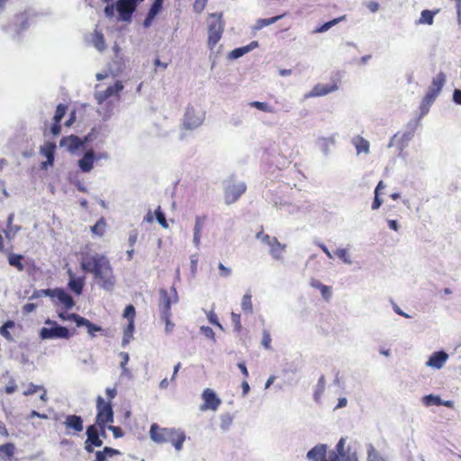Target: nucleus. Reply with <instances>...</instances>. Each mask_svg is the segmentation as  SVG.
<instances>
[{
    "instance_id": "1",
    "label": "nucleus",
    "mask_w": 461,
    "mask_h": 461,
    "mask_svg": "<svg viewBox=\"0 0 461 461\" xmlns=\"http://www.w3.org/2000/svg\"><path fill=\"white\" fill-rule=\"evenodd\" d=\"M81 268L93 274L98 285L105 289L112 290L116 279L109 259L103 254L95 253L83 257Z\"/></svg>"
},
{
    "instance_id": "2",
    "label": "nucleus",
    "mask_w": 461,
    "mask_h": 461,
    "mask_svg": "<svg viewBox=\"0 0 461 461\" xmlns=\"http://www.w3.org/2000/svg\"><path fill=\"white\" fill-rule=\"evenodd\" d=\"M55 304H61L62 310L57 312L58 317L62 321H74L77 327L84 326L86 328L88 334L91 337L95 336V332L100 331V326L92 323L89 320L80 316L77 313H68V311L75 306L73 297L61 288H55V293L52 296Z\"/></svg>"
},
{
    "instance_id": "3",
    "label": "nucleus",
    "mask_w": 461,
    "mask_h": 461,
    "mask_svg": "<svg viewBox=\"0 0 461 461\" xmlns=\"http://www.w3.org/2000/svg\"><path fill=\"white\" fill-rule=\"evenodd\" d=\"M149 437L157 444L170 443L176 451L183 448L186 439L185 432L181 429L164 428L152 423L149 429Z\"/></svg>"
},
{
    "instance_id": "4",
    "label": "nucleus",
    "mask_w": 461,
    "mask_h": 461,
    "mask_svg": "<svg viewBox=\"0 0 461 461\" xmlns=\"http://www.w3.org/2000/svg\"><path fill=\"white\" fill-rule=\"evenodd\" d=\"M445 83L446 75L442 71L433 77L431 85L429 86L420 104V110L422 113H428L430 105L435 102L436 98L440 94Z\"/></svg>"
},
{
    "instance_id": "5",
    "label": "nucleus",
    "mask_w": 461,
    "mask_h": 461,
    "mask_svg": "<svg viewBox=\"0 0 461 461\" xmlns=\"http://www.w3.org/2000/svg\"><path fill=\"white\" fill-rule=\"evenodd\" d=\"M45 324L49 327L41 328L39 332L41 339H69L75 334V330H69L67 327L58 324L55 321L48 319L45 321Z\"/></svg>"
},
{
    "instance_id": "6",
    "label": "nucleus",
    "mask_w": 461,
    "mask_h": 461,
    "mask_svg": "<svg viewBox=\"0 0 461 461\" xmlns=\"http://www.w3.org/2000/svg\"><path fill=\"white\" fill-rule=\"evenodd\" d=\"M113 422V410L110 401L105 402L104 399L98 395L96 397V416L95 423L98 428L104 432L107 424Z\"/></svg>"
},
{
    "instance_id": "7",
    "label": "nucleus",
    "mask_w": 461,
    "mask_h": 461,
    "mask_svg": "<svg viewBox=\"0 0 461 461\" xmlns=\"http://www.w3.org/2000/svg\"><path fill=\"white\" fill-rule=\"evenodd\" d=\"M214 21H212L208 27V47L210 50H213L216 44L221 39L223 30H224V23L222 20L221 14H212Z\"/></svg>"
},
{
    "instance_id": "8",
    "label": "nucleus",
    "mask_w": 461,
    "mask_h": 461,
    "mask_svg": "<svg viewBox=\"0 0 461 461\" xmlns=\"http://www.w3.org/2000/svg\"><path fill=\"white\" fill-rule=\"evenodd\" d=\"M178 301L176 290L174 286L170 289V294L166 289L159 290L158 308L161 316H171V305Z\"/></svg>"
},
{
    "instance_id": "9",
    "label": "nucleus",
    "mask_w": 461,
    "mask_h": 461,
    "mask_svg": "<svg viewBox=\"0 0 461 461\" xmlns=\"http://www.w3.org/2000/svg\"><path fill=\"white\" fill-rule=\"evenodd\" d=\"M307 457L312 461H339V454L334 450L328 451L325 444L312 447L308 451Z\"/></svg>"
},
{
    "instance_id": "10",
    "label": "nucleus",
    "mask_w": 461,
    "mask_h": 461,
    "mask_svg": "<svg viewBox=\"0 0 461 461\" xmlns=\"http://www.w3.org/2000/svg\"><path fill=\"white\" fill-rule=\"evenodd\" d=\"M99 428L95 424L90 425L86 429V440L85 441V449L87 453L94 452V447H101L103 440L100 438Z\"/></svg>"
},
{
    "instance_id": "11",
    "label": "nucleus",
    "mask_w": 461,
    "mask_h": 461,
    "mask_svg": "<svg viewBox=\"0 0 461 461\" xmlns=\"http://www.w3.org/2000/svg\"><path fill=\"white\" fill-rule=\"evenodd\" d=\"M245 183L229 185L224 190V200L227 204H231L246 192Z\"/></svg>"
},
{
    "instance_id": "12",
    "label": "nucleus",
    "mask_w": 461,
    "mask_h": 461,
    "mask_svg": "<svg viewBox=\"0 0 461 461\" xmlns=\"http://www.w3.org/2000/svg\"><path fill=\"white\" fill-rule=\"evenodd\" d=\"M257 238L261 239L263 242L270 247V252L274 258H279L281 257L285 249V245L281 244L276 237H271L260 231L257 233Z\"/></svg>"
},
{
    "instance_id": "13",
    "label": "nucleus",
    "mask_w": 461,
    "mask_h": 461,
    "mask_svg": "<svg viewBox=\"0 0 461 461\" xmlns=\"http://www.w3.org/2000/svg\"><path fill=\"white\" fill-rule=\"evenodd\" d=\"M346 438H341L334 451L339 454V461H358L357 451L350 446L345 448Z\"/></svg>"
},
{
    "instance_id": "14",
    "label": "nucleus",
    "mask_w": 461,
    "mask_h": 461,
    "mask_svg": "<svg viewBox=\"0 0 461 461\" xmlns=\"http://www.w3.org/2000/svg\"><path fill=\"white\" fill-rule=\"evenodd\" d=\"M202 397L203 400V403L201 406L202 411H216L221 403V399L210 388H207L203 392Z\"/></svg>"
},
{
    "instance_id": "15",
    "label": "nucleus",
    "mask_w": 461,
    "mask_h": 461,
    "mask_svg": "<svg viewBox=\"0 0 461 461\" xmlns=\"http://www.w3.org/2000/svg\"><path fill=\"white\" fill-rule=\"evenodd\" d=\"M68 111V106L64 104H58L55 114L53 116V123L50 129V133L54 136L59 135L61 132L60 122Z\"/></svg>"
},
{
    "instance_id": "16",
    "label": "nucleus",
    "mask_w": 461,
    "mask_h": 461,
    "mask_svg": "<svg viewBox=\"0 0 461 461\" xmlns=\"http://www.w3.org/2000/svg\"><path fill=\"white\" fill-rule=\"evenodd\" d=\"M122 88V83L116 81L113 86H110L105 90L95 93V99L99 104H103L111 96L118 95Z\"/></svg>"
},
{
    "instance_id": "17",
    "label": "nucleus",
    "mask_w": 461,
    "mask_h": 461,
    "mask_svg": "<svg viewBox=\"0 0 461 461\" xmlns=\"http://www.w3.org/2000/svg\"><path fill=\"white\" fill-rule=\"evenodd\" d=\"M135 8L134 0H119L117 2V11L123 20L129 19Z\"/></svg>"
},
{
    "instance_id": "18",
    "label": "nucleus",
    "mask_w": 461,
    "mask_h": 461,
    "mask_svg": "<svg viewBox=\"0 0 461 461\" xmlns=\"http://www.w3.org/2000/svg\"><path fill=\"white\" fill-rule=\"evenodd\" d=\"M84 144V141L76 135H69L63 137L60 140L59 145L67 148L69 152H75Z\"/></svg>"
},
{
    "instance_id": "19",
    "label": "nucleus",
    "mask_w": 461,
    "mask_h": 461,
    "mask_svg": "<svg viewBox=\"0 0 461 461\" xmlns=\"http://www.w3.org/2000/svg\"><path fill=\"white\" fill-rule=\"evenodd\" d=\"M202 123V118L195 114L193 108H188L184 115L183 125L185 129L193 130Z\"/></svg>"
},
{
    "instance_id": "20",
    "label": "nucleus",
    "mask_w": 461,
    "mask_h": 461,
    "mask_svg": "<svg viewBox=\"0 0 461 461\" xmlns=\"http://www.w3.org/2000/svg\"><path fill=\"white\" fill-rule=\"evenodd\" d=\"M56 144L54 142L47 141L41 147V154L47 158L45 162H42L41 167L46 168L47 166H52L54 163Z\"/></svg>"
},
{
    "instance_id": "21",
    "label": "nucleus",
    "mask_w": 461,
    "mask_h": 461,
    "mask_svg": "<svg viewBox=\"0 0 461 461\" xmlns=\"http://www.w3.org/2000/svg\"><path fill=\"white\" fill-rule=\"evenodd\" d=\"M64 425L68 431L72 430L74 433H79L84 429L82 418L75 414L68 415Z\"/></svg>"
},
{
    "instance_id": "22",
    "label": "nucleus",
    "mask_w": 461,
    "mask_h": 461,
    "mask_svg": "<svg viewBox=\"0 0 461 461\" xmlns=\"http://www.w3.org/2000/svg\"><path fill=\"white\" fill-rule=\"evenodd\" d=\"M338 89L337 83L333 82L332 84H317L312 89L309 96H322L326 95L331 92H334Z\"/></svg>"
},
{
    "instance_id": "23",
    "label": "nucleus",
    "mask_w": 461,
    "mask_h": 461,
    "mask_svg": "<svg viewBox=\"0 0 461 461\" xmlns=\"http://www.w3.org/2000/svg\"><path fill=\"white\" fill-rule=\"evenodd\" d=\"M95 152L93 150L86 151L83 158L78 161V166L81 171L90 172L94 167Z\"/></svg>"
},
{
    "instance_id": "24",
    "label": "nucleus",
    "mask_w": 461,
    "mask_h": 461,
    "mask_svg": "<svg viewBox=\"0 0 461 461\" xmlns=\"http://www.w3.org/2000/svg\"><path fill=\"white\" fill-rule=\"evenodd\" d=\"M448 356L444 351H438L431 355L427 365L435 368H441L446 363Z\"/></svg>"
},
{
    "instance_id": "25",
    "label": "nucleus",
    "mask_w": 461,
    "mask_h": 461,
    "mask_svg": "<svg viewBox=\"0 0 461 461\" xmlns=\"http://www.w3.org/2000/svg\"><path fill=\"white\" fill-rule=\"evenodd\" d=\"M36 393H40V399L43 402H47L48 401V395H47V390L42 385H37L32 383L29 384L26 390L23 391V394L24 396H30Z\"/></svg>"
},
{
    "instance_id": "26",
    "label": "nucleus",
    "mask_w": 461,
    "mask_h": 461,
    "mask_svg": "<svg viewBox=\"0 0 461 461\" xmlns=\"http://www.w3.org/2000/svg\"><path fill=\"white\" fill-rule=\"evenodd\" d=\"M119 455H121L120 450L111 447H104L102 450L95 452V458L94 461H109V458Z\"/></svg>"
},
{
    "instance_id": "27",
    "label": "nucleus",
    "mask_w": 461,
    "mask_h": 461,
    "mask_svg": "<svg viewBox=\"0 0 461 461\" xmlns=\"http://www.w3.org/2000/svg\"><path fill=\"white\" fill-rule=\"evenodd\" d=\"M16 447L14 443H5L0 445V459L3 461H11L14 456Z\"/></svg>"
},
{
    "instance_id": "28",
    "label": "nucleus",
    "mask_w": 461,
    "mask_h": 461,
    "mask_svg": "<svg viewBox=\"0 0 461 461\" xmlns=\"http://www.w3.org/2000/svg\"><path fill=\"white\" fill-rule=\"evenodd\" d=\"M70 279L68 282V287L71 291H73L76 294L79 295L83 292L84 288V279L82 277H75L74 274L69 271L68 272Z\"/></svg>"
},
{
    "instance_id": "29",
    "label": "nucleus",
    "mask_w": 461,
    "mask_h": 461,
    "mask_svg": "<svg viewBox=\"0 0 461 461\" xmlns=\"http://www.w3.org/2000/svg\"><path fill=\"white\" fill-rule=\"evenodd\" d=\"M31 21V15L27 12L21 13L15 16L14 25L16 27L17 32H20L25 30Z\"/></svg>"
},
{
    "instance_id": "30",
    "label": "nucleus",
    "mask_w": 461,
    "mask_h": 461,
    "mask_svg": "<svg viewBox=\"0 0 461 461\" xmlns=\"http://www.w3.org/2000/svg\"><path fill=\"white\" fill-rule=\"evenodd\" d=\"M23 260H24V257L23 255L14 254V253H10L8 255L9 265L20 272L24 270Z\"/></svg>"
},
{
    "instance_id": "31",
    "label": "nucleus",
    "mask_w": 461,
    "mask_h": 461,
    "mask_svg": "<svg viewBox=\"0 0 461 461\" xmlns=\"http://www.w3.org/2000/svg\"><path fill=\"white\" fill-rule=\"evenodd\" d=\"M353 143L356 147L357 154L369 152V142L361 136H357L353 139Z\"/></svg>"
},
{
    "instance_id": "32",
    "label": "nucleus",
    "mask_w": 461,
    "mask_h": 461,
    "mask_svg": "<svg viewBox=\"0 0 461 461\" xmlns=\"http://www.w3.org/2000/svg\"><path fill=\"white\" fill-rule=\"evenodd\" d=\"M15 326L14 321H7L4 325L0 327V335L3 336L6 340L13 341L14 338L9 331V329H12Z\"/></svg>"
},
{
    "instance_id": "33",
    "label": "nucleus",
    "mask_w": 461,
    "mask_h": 461,
    "mask_svg": "<svg viewBox=\"0 0 461 461\" xmlns=\"http://www.w3.org/2000/svg\"><path fill=\"white\" fill-rule=\"evenodd\" d=\"M106 222L104 218H100L96 223L91 227L93 234L102 237L105 232Z\"/></svg>"
},
{
    "instance_id": "34",
    "label": "nucleus",
    "mask_w": 461,
    "mask_h": 461,
    "mask_svg": "<svg viewBox=\"0 0 461 461\" xmlns=\"http://www.w3.org/2000/svg\"><path fill=\"white\" fill-rule=\"evenodd\" d=\"M438 11L433 12L429 10H423L420 14L419 23H424L431 25L434 22V16Z\"/></svg>"
},
{
    "instance_id": "35",
    "label": "nucleus",
    "mask_w": 461,
    "mask_h": 461,
    "mask_svg": "<svg viewBox=\"0 0 461 461\" xmlns=\"http://www.w3.org/2000/svg\"><path fill=\"white\" fill-rule=\"evenodd\" d=\"M14 219V213H10L7 217V229L5 230V235L6 239H8V240H12L15 236L17 231L20 230V227H15V230L14 231L12 230V224H13Z\"/></svg>"
},
{
    "instance_id": "36",
    "label": "nucleus",
    "mask_w": 461,
    "mask_h": 461,
    "mask_svg": "<svg viewBox=\"0 0 461 461\" xmlns=\"http://www.w3.org/2000/svg\"><path fill=\"white\" fill-rule=\"evenodd\" d=\"M285 15V14H283L276 15V16H274L271 18H267V19H258L257 21L256 28L262 29L263 27L273 24L276 22H277L278 20L282 19Z\"/></svg>"
},
{
    "instance_id": "37",
    "label": "nucleus",
    "mask_w": 461,
    "mask_h": 461,
    "mask_svg": "<svg viewBox=\"0 0 461 461\" xmlns=\"http://www.w3.org/2000/svg\"><path fill=\"white\" fill-rule=\"evenodd\" d=\"M285 15V14H283L276 15V16H274L271 18H267V19H258L257 21L256 28L262 29L263 27L273 24L276 22H277L278 20L282 19Z\"/></svg>"
},
{
    "instance_id": "38",
    "label": "nucleus",
    "mask_w": 461,
    "mask_h": 461,
    "mask_svg": "<svg viewBox=\"0 0 461 461\" xmlns=\"http://www.w3.org/2000/svg\"><path fill=\"white\" fill-rule=\"evenodd\" d=\"M324 390H325V378L323 375H321L318 380L316 389H315L314 394H313L314 400L316 402H320L321 395L324 393Z\"/></svg>"
},
{
    "instance_id": "39",
    "label": "nucleus",
    "mask_w": 461,
    "mask_h": 461,
    "mask_svg": "<svg viewBox=\"0 0 461 461\" xmlns=\"http://www.w3.org/2000/svg\"><path fill=\"white\" fill-rule=\"evenodd\" d=\"M241 308L245 312L251 313L253 310L252 296L247 293L243 295L241 300Z\"/></svg>"
},
{
    "instance_id": "40",
    "label": "nucleus",
    "mask_w": 461,
    "mask_h": 461,
    "mask_svg": "<svg viewBox=\"0 0 461 461\" xmlns=\"http://www.w3.org/2000/svg\"><path fill=\"white\" fill-rule=\"evenodd\" d=\"M123 317L129 321V326L132 328L135 317V308L133 305L129 304L125 307L123 312Z\"/></svg>"
},
{
    "instance_id": "41",
    "label": "nucleus",
    "mask_w": 461,
    "mask_h": 461,
    "mask_svg": "<svg viewBox=\"0 0 461 461\" xmlns=\"http://www.w3.org/2000/svg\"><path fill=\"white\" fill-rule=\"evenodd\" d=\"M249 105L265 113H274V108L264 102L253 101L249 104Z\"/></svg>"
},
{
    "instance_id": "42",
    "label": "nucleus",
    "mask_w": 461,
    "mask_h": 461,
    "mask_svg": "<svg viewBox=\"0 0 461 461\" xmlns=\"http://www.w3.org/2000/svg\"><path fill=\"white\" fill-rule=\"evenodd\" d=\"M367 461H386L373 446L367 451Z\"/></svg>"
},
{
    "instance_id": "43",
    "label": "nucleus",
    "mask_w": 461,
    "mask_h": 461,
    "mask_svg": "<svg viewBox=\"0 0 461 461\" xmlns=\"http://www.w3.org/2000/svg\"><path fill=\"white\" fill-rule=\"evenodd\" d=\"M162 4H163V0H154L153 4L149 11L148 17L153 18L154 16H156L160 12V10L162 8Z\"/></svg>"
},
{
    "instance_id": "44",
    "label": "nucleus",
    "mask_w": 461,
    "mask_h": 461,
    "mask_svg": "<svg viewBox=\"0 0 461 461\" xmlns=\"http://www.w3.org/2000/svg\"><path fill=\"white\" fill-rule=\"evenodd\" d=\"M423 402L427 406H429V405H438H438L442 404V400L440 399L439 396H435V395L429 394V395H426L423 398Z\"/></svg>"
},
{
    "instance_id": "45",
    "label": "nucleus",
    "mask_w": 461,
    "mask_h": 461,
    "mask_svg": "<svg viewBox=\"0 0 461 461\" xmlns=\"http://www.w3.org/2000/svg\"><path fill=\"white\" fill-rule=\"evenodd\" d=\"M345 19V16H341V17H339V18H336V19H333L330 22H327L325 23L324 24H322L320 28H318L316 30L317 32H326L328 31L330 28H331L333 25L337 24L338 23H339L340 21L344 20Z\"/></svg>"
},
{
    "instance_id": "46",
    "label": "nucleus",
    "mask_w": 461,
    "mask_h": 461,
    "mask_svg": "<svg viewBox=\"0 0 461 461\" xmlns=\"http://www.w3.org/2000/svg\"><path fill=\"white\" fill-rule=\"evenodd\" d=\"M230 319H231L232 325L234 327V330L237 332H240L242 330L240 314L231 312Z\"/></svg>"
},
{
    "instance_id": "47",
    "label": "nucleus",
    "mask_w": 461,
    "mask_h": 461,
    "mask_svg": "<svg viewBox=\"0 0 461 461\" xmlns=\"http://www.w3.org/2000/svg\"><path fill=\"white\" fill-rule=\"evenodd\" d=\"M271 335L270 332L267 330H264L262 332V341L261 344L266 349H271Z\"/></svg>"
},
{
    "instance_id": "48",
    "label": "nucleus",
    "mask_w": 461,
    "mask_h": 461,
    "mask_svg": "<svg viewBox=\"0 0 461 461\" xmlns=\"http://www.w3.org/2000/svg\"><path fill=\"white\" fill-rule=\"evenodd\" d=\"M119 357H121L120 366L122 369V374L126 375L129 372L128 368L126 367L130 359L129 354L127 352H121Z\"/></svg>"
},
{
    "instance_id": "49",
    "label": "nucleus",
    "mask_w": 461,
    "mask_h": 461,
    "mask_svg": "<svg viewBox=\"0 0 461 461\" xmlns=\"http://www.w3.org/2000/svg\"><path fill=\"white\" fill-rule=\"evenodd\" d=\"M250 50V46L237 48L230 52V57L233 59H238L246 54L247 52H249Z\"/></svg>"
},
{
    "instance_id": "50",
    "label": "nucleus",
    "mask_w": 461,
    "mask_h": 461,
    "mask_svg": "<svg viewBox=\"0 0 461 461\" xmlns=\"http://www.w3.org/2000/svg\"><path fill=\"white\" fill-rule=\"evenodd\" d=\"M155 214H156V218H157V221H158V223L163 227V228H167L168 225H167V220H166V217H165V214L163 213V212L161 211L160 207H158L155 211Z\"/></svg>"
},
{
    "instance_id": "51",
    "label": "nucleus",
    "mask_w": 461,
    "mask_h": 461,
    "mask_svg": "<svg viewBox=\"0 0 461 461\" xmlns=\"http://www.w3.org/2000/svg\"><path fill=\"white\" fill-rule=\"evenodd\" d=\"M205 221H206L205 215L197 216L195 219L194 231L201 232L203 228Z\"/></svg>"
},
{
    "instance_id": "52",
    "label": "nucleus",
    "mask_w": 461,
    "mask_h": 461,
    "mask_svg": "<svg viewBox=\"0 0 461 461\" xmlns=\"http://www.w3.org/2000/svg\"><path fill=\"white\" fill-rule=\"evenodd\" d=\"M95 46L100 50H104V39L101 32L95 33Z\"/></svg>"
},
{
    "instance_id": "53",
    "label": "nucleus",
    "mask_w": 461,
    "mask_h": 461,
    "mask_svg": "<svg viewBox=\"0 0 461 461\" xmlns=\"http://www.w3.org/2000/svg\"><path fill=\"white\" fill-rule=\"evenodd\" d=\"M345 263H350L348 251L345 249H339L335 253Z\"/></svg>"
},
{
    "instance_id": "54",
    "label": "nucleus",
    "mask_w": 461,
    "mask_h": 461,
    "mask_svg": "<svg viewBox=\"0 0 461 461\" xmlns=\"http://www.w3.org/2000/svg\"><path fill=\"white\" fill-rule=\"evenodd\" d=\"M208 0H195L194 4V9L197 13H201L205 8Z\"/></svg>"
},
{
    "instance_id": "55",
    "label": "nucleus",
    "mask_w": 461,
    "mask_h": 461,
    "mask_svg": "<svg viewBox=\"0 0 461 461\" xmlns=\"http://www.w3.org/2000/svg\"><path fill=\"white\" fill-rule=\"evenodd\" d=\"M17 389V385L15 384V381L12 378L9 382V384L5 387V392L7 394H11L14 393Z\"/></svg>"
},
{
    "instance_id": "56",
    "label": "nucleus",
    "mask_w": 461,
    "mask_h": 461,
    "mask_svg": "<svg viewBox=\"0 0 461 461\" xmlns=\"http://www.w3.org/2000/svg\"><path fill=\"white\" fill-rule=\"evenodd\" d=\"M108 429H110L113 432V437L115 438H121L123 436V432L120 427L109 425Z\"/></svg>"
},
{
    "instance_id": "57",
    "label": "nucleus",
    "mask_w": 461,
    "mask_h": 461,
    "mask_svg": "<svg viewBox=\"0 0 461 461\" xmlns=\"http://www.w3.org/2000/svg\"><path fill=\"white\" fill-rule=\"evenodd\" d=\"M320 291L325 300L330 299V297L331 295V292H330V288L329 286H327L325 285H320Z\"/></svg>"
},
{
    "instance_id": "58",
    "label": "nucleus",
    "mask_w": 461,
    "mask_h": 461,
    "mask_svg": "<svg viewBox=\"0 0 461 461\" xmlns=\"http://www.w3.org/2000/svg\"><path fill=\"white\" fill-rule=\"evenodd\" d=\"M382 203L383 201L379 198V194L375 192V198L371 205L372 210H377L381 206Z\"/></svg>"
},
{
    "instance_id": "59",
    "label": "nucleus",
    "mask_w": 461,
    "mask_h": 461,
    "mask_svg": "<svg viewBox=\"0 0 461 461\" xmlns=\"http://www.w3.org/2000/svg\"><path fill=\"white\" fill-rule=\"evenodd\" d=\"M207 317H208L210 323H212L215 326H218V327H221L220 322L218 321V318H217L216 314L213 312H210L208 313Z\"/></svg>"
},
{
    "instance_id": "60",
    "label": "nucleus",
    "mask_w": 461,
    "mask_h": 461,
    "mask_svg": "<svg viewBox=\"0 0 461 461\" xmlns=\"http://www.w3.org/2000/svg\"><path fill=\"white\" fill-rule=\"evenodd\" d=\"M220 275L223 277H227L230 275V269L226 267L223 264H219Z\"/></svg>"
},
{
    "instance_id": "61",
    "label": "nucleus",
    "mask_w": 461,
    "mask_h": 461,
    "mask_svg": "<svg viewBox=\"0 0 461 461\" xmlns=\"http://www.w3.org/2000/svg\"><path fill=\"white\" fill-rule=\"evenodd\" d=\"M162 319L164 320L165 323H166V331L167 332H170L173 328H174V323L170 321V317L171 316H168V317H166V316H161Z\"/></svg>"
},
{
    "instance_id": "62",
    "label": "nucleus",
    "mask_w": 461,
    "mask_h": 461,
    "mask_svg": "<svg viewBox=\"0 0 461 461\" xmlns=\"http://www.w3.org/2000/svg\"><path fill=\"white\" fill-rule=\"evenodd\" d=\"M105 393L107 394L108 401H110V402H112V401L115 398V396L117 394L116 388H106Z\"/></svg>"
},
{
    "instance_id": "63",
    "label": "nucleus",
    "mask_w": 461,
    "mask_h": 461,
    "mask_svg": "<svg viewBox=\"0 0 461 461\" xmlns=\"http://www.w3.org/2000/svg\"><path fill=\"white\" fill-rule=\"evenodd\" d=\"M137 239H138V232L137 230H133L131 232L130 236H129V244L131 248H133V246L135 245L136 241H137Z\"/></svg>"
},
{
    "instance_id": "64",
    "label": "nucleus",
    "mask_w": 461,
    "mask_h": 461,
    "mask_svg": "<svg viewBox=\"0 0 461 461\" xmlns=\"http://www.w3.org/2000/svg\"><path fill=\"white\" fill-rule=\"evenodd\" d=\"M453 101L456 104H461V90L456 89L453 93Z\"/></svg>"
}]
</instances>
